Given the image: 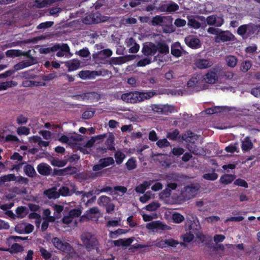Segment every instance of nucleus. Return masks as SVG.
Here are the masks:
<instances>
[{"label": "nucleus", "mask_w": 260, "mask_h": 260, "mask_svg": "<svg viewBox=\"0 0 260 260\" xmlns=\"http://www.w3.org/2000/svg\"><path fill=\"white\" fill-rule=\"evenodd\" d=\"M81 240L87 251L90 252L93 249L99 250V242L96 237L89 232L84 233L81 235Z\"/></svg>", "instance_id": "f257e3e1"}, {"label": "nucleus", "mask_w": 260, "mask_h": 260, "mask_svg": "<svg viewBox=\"0 0 260 260\" xmlns=\"http://www.w3.org/2000/svg\"><path fill=\"white\" fill-rule=\"evenodd\" d=\"M115 160L112 157L108 156L100 158L97 164L94 165L92 167V170L95 172L94 177H100L102 175V172H99L103 169L110 166H114Z\"/></svg>", "instance_id": "f03ea898"}, {"label": "nucleus", "mask_w": 260, "mask_h": 260, "mask_svg": "<svg viewBox=\"0 0 260 260\" xmlns=\"http://www.w3.org/2000/svg\"><path fill=\"white\" fill-rule=\"evenodd\" d=\"M54 246L57 249L67 254L73 253L74 249L68 242L60 240L57 237H54L51 240Z\"/></svg>", "instance_id": "7ed1b4c3"}, {"label": "nucleus", "mask_w": 260, "mask_h": 260, "mask_svg": "<svg viewBox=\"0 0 260 260\" xmlns=\"http://www.w3.org/2000/svg\"><path fill=\"white\" fill-rule=\"evenodd\" d=\"M172 20L171 16L156 15L152 17L149 24L154 26H161L169 27V25L172 23Z\"/></svg>", "instance_id": "20e7f679"}, {"label": "nucleus", "mask_w": 260, "mask_h": 260, "mask_svg": "<svg viewBox=\"0 0 260 260\" xmlns=\"http://www.w3.org/2000/svg\"><path fill=\"white\" fill-rule=\"evenodd\" d=\"M104 17H103L101 14L98 12L91 13L83 18L82 22L85 24H92L99 23L104 21Z\"/></svg>", "instance_id": "39448f33"}, {"label": "nucleus", "mask_w": 260, "mask_h": 260, "mask_svg": "<svg viewBox=\"0 0 260 260\" xmlns=\"http://www.w3.org/2000/svg\"><path fill=\"white\" fill-rule=\"evenodd\" d=\"M198 189L199 187L193 184L187 185L184 187L181 195L185 200H189L195 197Z\"/></svg>", "instance_id": "423d86ee"}, {"label": "nucleus", "mask_w": 260, "mask_h": 260, "mask_svg": "<svg viewBox=\"0 0 260 260\" xmlns=\"http://www.w3.org/2000/svg\"><path fill=\"white\" fill-rule=\"evenodd\" d=\"M139 91L129 92L121 94V99L127 103L135 104L140 103Z\"/></svg>", "instance_id": "0eeeda50"}, {"label": "nucleus", "mask_w": 260, "mask_h": 260, "mask_svg": "<svg viewBox=\"0 0 260 260\" xmlns=\"http://www.w3.org/2000/svg\"><path fill=\"white\" fill-rule=\"evenodd\" d=\"M217 69L212 68L203 76V80L206 83L213 84L218 80Z\"/></svg>", "instance_id": "6e6552de"}, {"label": "nucleus", "mask_w": 260, "mask_h": 260, "mask_svg": "<svg viewBox=\"0 0 260 260\" xmlns=\"http://www.w3.org/2000/svg\"><path fill=\"white\" fill-rule=\"evenodd\" d=\"M206 22L209 25L220 27L224 23L223 16L222 15L219 16L217 15H210L206 18Z\"/></svg>", "instance_id": "1a4fd4ad"}, {"label": "nucleus", "mask_w": 260, "mask_h": 260, "mask_svg": "<svg viewBox=\"0 0 260 260\" xmlns=\"http://www.w3.org/2000/svg\"><path fill=\"white\" fill-rule=\"evenodd\" d=\"M235 36L229 31H221L218 36H215V42L216 43L225 42L233 41Z\"/></svg>", "instance_id": "9d476101"}, {"label": "nucleus", "mask_w": 260, "mask_h": 260, "mask_svg": "<svg viewBox=\"0 0 260 260\" xmlns=\"http://www.w3.org/2000/svg\"><path fill=\"white\" fill-rule=\"evenodd\" d=\"M146 227L147 229L150 230H156L157 231L169 230L171 227L164 224L159 221H154L146 224Z\"/></svg>", "instance_id": "9b49d317"}, {"label": "nucleus", "mask_w": 260, "mask_h": 260, "mask_svg": "<svg viewBox=\"0 0 260 260\" xmlns=\"http://www.w3.org/2000/svg\"><path fill=\"white\" fill-rule=\"evenodd\" d=\"M184 41L187 46L192 49H198L201 47L200 40L196 36L190 35L185 38Z\"/></svg>", "instance_id": "f8f14e48"}, {"label": "nucleus", "mask_w": 260, "mask_h": 260, "mask_svg": "<svg viewBox=\"0 0 260 260\" xmlns=\"http://www.w3.org/2000/svg\"><path fill=\"white\" fill-rule=\"evenodd\" d=\"M179 242L177 240L172 238H169L165 240H161L155 244L156 247L160 248H166L167 246L176 247L178 245Z\"/></svg>", "instance_id": "ddd939ff"}, {"label": "nucleus", "mask_w": 260, "mask_h": 260, "mask_svg": "<svg viewBox=\"0 0 260 260\" xmlns=\"http://www.w3.org/2000/svg\"><path fill=\"white\" fill-rule=\"evenodd\" d=\"M28 57H29L31 59L30 61H22L21 62H18V63L16 64L14 66V70L13 71H17L18 70H22L24 68L28 67L31 66V65H33L35 63V58L30 55L29 53L27 55Z\"/></svg>", "instance_id": "4468645a"}, {"label": "nucleus", "mask_w": 260, "mask_h": 260, "mask_svg": "<svg viewBox=\"0 0 260 260\" xmlns=\"http://www.w3.org/2000/svg\"><path fill=\"white\" fill-rule=\"evenodd\" d=\"M158 48L156 45L150 43L148 45H145L142 48V52L145 55H154L157 51Z\"/></svg>", "instance_id": "2eb2a0df"}, {"label": "nucleus", "mask_w": 260, "mask_h": 260, "mask_svg": "<svg viewBox=\"0 0 260 260\" xmlns=\"http://www.w3.org/2000/svg\"><path fill=\"white\" fill-rule=\"evenodd\" d=\"M197 68L200 69H205L211 67L213 62L208 59H197L194 63Z\"/></svg>", "instance_id": "dca6fc26"}, {"label": "nucleus", "mask_w": 260, "mask_h": 260, "mask_svg": "<svg viewBox=\"0 0 260 260\" xmlns=\"http://www.w3.org/2000/svg\"><path fill=\"white\" fill-rule=\"evenodd\" d=\"M37 169L39 173L44 176L49 175L52 170L51 167L45 163H41L39 164Z\"/></svg>", "instance_id": "f3484780"}, {"label": "nucleus", "mask_w": 260, "mask_h": 260, "mask_svg": "<svg viewBox=\"0 0 260 260\" xmlns=\"http://www.w3.org/2000/svg\"><path fill=\"white\" fill-rule=\"evenodd\" d=\"M181 49L180 43L178 42H175L171 45V53L173 56L178 58L182 55V51Z\"/></svg>", "instance_id": "a211bd4d"}, {"label": "nucleus", "mask_w": 260, "mask_h": 260, "mask_svg": "<svg viewBox=\"0 0 260 260\" xmlns=\"http://www.w3.org/2000/svg\"><path fill=\"white\" fill-rule=\"evenodd\" d=\"M179 9V6L175 3L172 2L168 5H164L160 7L161 12H174Z\"/></svg>", "instance_id": "6ab92c4d"}, {"label": "nucleus", "mask_w": 260, "mask_h": 260, "mask_svg": "<svg viewBox=\"0 0 260 260\" xmlns=\"http://www.w3.org/2000/svg\"><path fill=\"white\" fill-rule=\"evenodd\" d=\"M241 146L244 152L249 151L253 148V145L249 137L247 136L243 139Z\"/></svg>", "instance_id": "aec40b11"}, {"label": "nucleus", "mask_w": 260, "mask_h": 260, "mask_svg": "<svg viewBox=\"0 0 260 260\" xmlns=\"http://www.w3.org/2000/svg\"><path fill=\"white\" fill-rule=\"evenodd\" d=\"M60 0H36L34 6L38 8H43L50 6L52 4L59 1Z\"/></svg>", "instance_id": "412c9836"}, {"label": "nucleus", "mask_w": 260, "mask_h": 260, "mask_svg": "<svg viewBox=\"0 0 260 260\" xmlns=\"http://www.w3.org/2000/svg\"><path fill=\"white\" fill-rule=\"evenodd\" d=\"M101 62L113 66L121 64L124 62V60L123 57H111L109 60L104 59V61Z\"/></svg>", "instance_id": "4be33fe9"}, {"label": "nucleus", "mask_w": 260, "mask_h": 260, "mask_svg": "<svg viewBox=\"0 0 260 260\" xmlns=\"http://www.w3.org/2000/svg\"><path fill=\"white\" fill-rule=\"evenodd\" d=\"M112 51L110 49H105L98 52L96 55L102 60L101 62H103L104 59H107V58L112 56Z\"/></svg>", "instance_id": "5701e85b"}, {"label": "nucleus", "mask_w": 260, "mask_h": 260, "mask_svg": "<svg viewBox=\"0 0 260 260\" xmlns=\"http://www.w3.org/2000/svg\"><path fill=\"white\" fill-rule=\"evenodd\" d=\"M81 135L76 134L75 136H71L70 137H68L66 135L61 136L59 139V141L62 143H70V140H73L74 141H78L81 140Z\"/></svg>", "instance_id": "b1692460"}, {"label": "nucleus", "mask_w": 260, "mask_h": 260, "mask_svg": "<svg viewBox=\"0 0 260 260\" xmlns=\"http://www.w3.org/2000/svg\"><path fill=\"white\" fill-rule=\"evenodd\" d=\"M236 178L234 175L224 174L222 175L219 179L220 182L224 185H228L231 183Z\"/></svg>", "instance_id": "393cba45"}, {"label": "nucleus", "mask_w": 260, "mask_h": 260, "mask_svg": "<svg viewBox=\"0 0 260 260\" xmlns=\"http://www.w3.org/2000/svg\"><path fill=\"white\" fill-rule=\"evenodd\" d=\"M44 194L49 199H56L59 197V193L56 191L55 187H52L45 190Z\"/></svg>", "instance_id": "a878e982"}, {"label": "nucleus", "mask_w": 260, "mask_h": 260, "mask_svg": "<svg viewBox=\"0 0 260 260\" xmlns=\"http://www.w3.org/2000/svg\"><path fill=\"white\" fill-rule=\"evenodd\" d=\"M28 53V52L23 53L21 50L16 49L8 50L6 52V55L7 57L12 58L20 56L21 55H27Z\"/></svg>", "instance_id": "bb28decb"}, {"label": "nucleus", "mask_w": 260, "mask_h": 260, "mask_svg": "<svg viewBox=\"0 0 260 260\" xmlns=\"http://www.w3.org/2000/svg\"><path fill=\"white\" fill-rule=\"evenodd\" d=\"M151 185V182L144 181L142 184L137 185L135 187V191L139 193H144L146 190Z\"/></svg>", "instance_id": "cd10ccee"}, {"label": "nucleus", "mask_w": 260, "mask_h": 260, "mask_svg": "<svg viewBox=\"0 0 260 260\" xmlns=\"http://www.w3.org/2000/svg\"><path fill=\"white\" fill-rule=\"evenodd\" d=\"M80 65L78 60L73 59L66 62V66L68 68L69 71H73L77 70Z\"/></svg>", "instance_id": "c85d7f7f"}, {"label": "nucleus", "mask_w": 260, "mask_h": 260, "mask_svg": "<svg viewBox=\"0 0 260 260\" xmlns=\"http://www.w3.org/2000/svg\"><path fill=\"white\" fill-rule=\"evenodd\" d=\"M93 75H98L97 71H81L79 74V77L83 79H86L87 78H91L92 77Z\"/></svg>", "instance_id": "c756f323"}, {"label": "nucleus", "mask_w": 260, "mask_h": 260, "mask_svg": "<svg viewBox=\"0 0 260 260\" xmlns=\"http://www.w3.org/2000/svg\"><path fill=\"white\" fill-rule=\"evenodd\" d=\"M23 171L25 175L29 177H34L36 175V172L34 167L29 164L24 166Z\"/></svg>", "instance_id": "7c9ffc66"}, {"label": "nucleus", "mask_w": 260, "mask_h": 260, "mask_svg": "<svg viewBox=\"0 0 260 260\" xmlns=\"http://www.w3.org/2000/svg\"><path fill=\"white\" fill-rule=\"evenodd\" d=\"M157 46V51L161 54H168L169 52V46L164 42H158L156 45Z\"/></svg>", "instance_id": "2f4dec72"}, {"label": "nucleus", "mask_w": 260, "mask_h": 260, "mask_svg": "<svg viewBox=\"0 0 260 260\" xmlns=\"http://www.w3.org/2000/svg\"><path fill=\"white\" fill-rule=\"evenodd\" d=\"M165 180L168 183L177 182L179 181V175L177 173H169L165 177Z\"/></svg>", "instance_id": "473e14b6"}, {"label": "nucleus", "mask_w": 260, "mask_h": 260, "mask_svg": "<svg viewBox=\"0 0 260 260\" xmlns=\"http://www.w3.org/2000/svg\"><path fill=\"white\" fill-rule=\"evenodd\" d=\"M105 144L107 147L108 150L111 151L115 150V148L114 147V137L113 135H110L106 140Z\"/></svg>", "instance_id": "72a5a7b5"}, {"label": "nucleus", "mask_w": 260, "mask_h": 260, "mask_svg": "<svg viewBox=\"0 0 260 260\" xmlns=\"http://www.w3.org/2000/svg\"><path fill=\"white\" fill-rule=\"evenodd\" d=\"M139 93L140 102L144 101L145 100L150 99L155 94V92L152 91L146 92L139 91Z\"/></svg>", "instance_id": "f704fd0d"}, {"label": "nucleus", "mask_w": 260, "mask_h": 260, "mask_svg": "<svg viewBox=\"0 0 260 260\" xmlns=\"http://www.w3.org/2000/svg\"><path fill=\"white\" fill-rule=\"evenodd\" d=\"M114 157L116 164L120 165L123 162V160L125 158V155L120 150H117L115 152Z\"/></svg>", "instance_id": "c9c22d12"}, {"label": "nucleus", "mask_w": 260, "mask_h": 260, "mask_svg": "<svg viewBox=\"0 0 260 260\" xmlns=\"http://www.w3.org/2000/svg\"><path fill=\"white\" fill-rule=\"evenodd\" d=\"M225 61L228 66L234 68L237 65V58L233 55H228L225 58Z\"/></svg>", "instance_id": "e433bc0d"}, {"label": "nucleus", "mask_w": 260, "mask_h": 260, "mask_svg": "<svg viewBox=\"0 0 260 260\" xmlns=\"http://www.w3.org/2000/svg\"><path fill=\"white\" fill-rule=\"evenodd\" d=\"M94 92H86L81 94H76L73 95V98L77 100H88L91 95L94 94Z\"/></svg>", "instance_id": "4c0bfd02"}, {"label": "nucleus", "mask_w": 260, "mask_h": 260, "mask_svg": "<svg viewBox=\"0 0 260 260\" xmlns=\"http://www.w3.org/2000/svg\"><path fill=\"white\" fill-rule=\"evenodd\" d=\"M70 50L69 45L67 44L63 43L61 48L56 53V56L59 57H63L64 53L69 52Z\"/></svg>", "instance_id": "58836bf2"}, {"label": "nucleus", "mask_w": 260, "mask_h": 260, "mask_svg": "<svg viewBox=\"0 0 260 260\" xmlns=\"http://www.w3.org/2000/svg\"><path fill=\"white\" fill-rule=\"evenodd\" d=\"M125 166L128 170H133L136 169L137 167V164L135 158L132 157L129 158L125 163Z\"/></svg>", "instance_id": "ea45409f"}, {"label": "nucleus", "mask_w": 260, "mask_h": 260, "mask_svg": "<svg viewBox=\"0 0 260 260\" xmlns=\"http://www.w3.org/2000/svg\"><path fill=\"white\" fill-rule=\"evenodd\" d=\"M188 25L194 29H199L201 25V23L194 18L188 17Z\"/></svg>", "instance_id": "a19ab883"}, {"label": "nucleus", "mask_w": 260, "mask_h": 260, "mask_svg": "<svg viewBox=\"0 0 260 260\" xmlns=\"http://www.w3.org/2000/svg\"><path fill=\"white\" fill-rule=\"evenodd\" d=\"M110 198L106 196H102L98 200L99 205L101 206H105L107 205L110 203Z\"/></svg>", "instance_id": "79ce46f5"}, {"label": "nucleus", "mask_w": 260, "mask_h": 260, "mask_svg": "<svg viewBox=\"0 0 260 260\" xmlns=\"http://www.w3.org/2000/svg\"><path fill=\"white\" fill-rule=\"evenodd\" d=\"M160 207L158 202H153L145 207V209L148 211H155Z\"/></svg>", "instance_id": "37998d69"}, {"label": "nucleus", "mask_w": 260, "mask_h": 260, "mask_svg": "<svg viewBox=\"0 0 260 260\" xmlns=\"http://www.w3.org/2000/svg\"><path fill=\"white\" fill-rule=\"evenodd\" d=\"M172 219L174 222L180 223L184 220V217L180 213L178 212H174L172 215Z\"/></svg>", "instance_id": "c03bdc74"}, {"label": "nucleus", "mask_w": 260, "mask_h": 260, "mask_svg": "<svg viewBox=\"0 0 260 260\" xmlns=\"http://www.w3.org/2000/svg\"><path fill=\"white\" fill-rule=\"evenodd\" d=\"M59 193V196L61 195L63 197L70 196L72 194L71 191L70 190L69 188L67 186H61L58 192Z\"/></svg>", "instance_id": "a18cd8bd"}, {"label": "nucleus", "mask_w": 260, "mask_h": 260, "mask_svg": "<svg viewBox=\"0 0 260 260\" xmlns=\"http://www.w3.org/2000/svg\"><path fill=\"white\" fill-rule=\"evenodd\" d=\"M17 177L14 174H10L7 175H4L1 177V180L3 182L11 181H16Z\"/></svg>", "instance_id": "49530a36"}, {"label": "nucleus", "mask_w": 260, "mask_h": 260, "mask_svg": "<svg viewBox=\"0 0 260 260\" xmlns=\"http://www.w3.org/2000/svg\"><path fill=\"white\" fill-rule=\"evenodd\" d=\"M23 247L16 243L12 244L10 248V252L11 253H17L19 252H22L23 251Z\"/></svg>", "instance_id": "de8ad7c7"}, {"label": "nucleus", "mask_w": 260, "mask_h": 260, "mask_svg": "<svg viewBox=\"0 0 260 260\" xmlns=\"http://www.w3.org/2000/svg\"><path fill=\"white\" fill-rule=\"evenodd\" d=\"M39 251L41 256L46 260L49 259L52 256V254L42 247H39Z\"/></svg>", "instance_id": "09e8293b"}, {"label": "nucleus", "mask_w": 260, "mask_h": 260, "mask_svg": "<svg viewBox=\"0 0 260 260\" xmlns=\"http://www.w3.org/2000/svg\"><path fill=\"white\" fill-rule=\"evenodd\" d=\"M179 134V131L177 129H174L173 132L167 133V137L170 140L175 141L177 139Z\"/></svg>", "instance_id": "8fccbe9b"}, {"label": "nucleus", "mask_w": 260, "mask_h": 260, "mask_svg": "<svg viewBox=\"0 0 260 260\" xmlns=\"http://www.w3.org/2000/svg\"><path fill=\"white\" fill-rule=\"evenodd\" d=\"M67 164V160H59L53 159L51 161V165L53 166L58 167H63L66 165Z\"/></svg>", "instance_id": "3c124183"}, {"label": "nucleus", "mask_w": 260, "mask_h": 260, "mask_svg": "<svg viewBox=\"0 0 260 260\" xmlns=\"http://www.w3.org/2000/svg\"><path fill=\"white\" fill-rule=\"evenodd\" d=\"M15 85V82L13 81L1 82L0 83V91L6 90L8 88Z\"/></svg>", "instance_id": "603ef678"}, {"label": "nucleus", "mask_w": 260, "mask_h": 260, "mask_svg": "<svg viewBox=\"0 0 260 260\" xmlns=\"http://www.w3.org/2000/svg\"><path fill=\"white\" fill-rule=\"evenodd\" d=\"M17 133L19 136L28 135L30 133V129L26 126H20L17 129Z\"/></svg>", "instance_id": "864d4df0"}, {"label": "nucleus", "mask_w": 260, "mask_h": 260, "mask_svg": "<svg viewBox=\"0 0 260 260\" xmlns=\"http://www.w3.org/2000/svg\"><path fill=\"white\" fill-rule=\"evenodd\" d=\"M218 174L216 173H206L203 175V177L205 180L214 181L218 178Z\"/></svg>", "instance_id": "5fc2aeb1"}, {"label": "nucleus", "mask_w": 260, "mask_h": 260, "mask_svg": "<svg viewBox=\"0 0 260 260\" xmlns=\"http://www.w3.org/2000/svg\"><path fill=\"white\" fill-rule=\"evenodd\" d=\"M81 210L79 208H75L71 210L69 214L73 218L78 217L81 215Z\"/></svg>", "instance_id": "6e6d98bb"}, {"label": "nucleus", "mask_w": 260, "mask_h": 260, "mask_svg": "<svg viewBox=\"0 0 260 260\" xmlns=\"http://www.w3.org/2000/svg\"><path fill=\"white\" fill-rule=\"evenodd\" d=\"M251 63L250 61L246 60L244 62H242L240 69L243 72H247L251 68Z\"/></svg>", "instance_id": "4d7b16f0"}, {"label": "nucleus", "mask_w": 260, "mask_h": 260, "mask_svg": "<svg viewBox=\"0 0 260 260\" xmlns=\"http://www.w3.org/2000/svg\"><path fill=\"white\" fill-rule=\"evenodd\" d=\"M56 77H57L56 73L54 72L43 76L42 79L44 81H48L54 79Z\"/></svg>", "instance_id": "13d9d810"}, {"label": "nucleus", "mask_w": 260, "mask_h": 260, "mask_svg": "<svg viewBox=\"0 0 260 260\" xmlns=\"http://www.w3.org/2000/svg\"><path fill=\"white\" fill-rule=\"evenodd\" d=\"M53 23H54L53 21H46L45 22H42L38 25L37 28L38 29L49 28L53 25Z\"/></svg>", "instance_id": "bf43d9fd"}, {"label": "nucleus", "mask_w": 260, "mask_h": 260, "mask_svg": "<svg viewBox=\"0 0 260 260\" xmlns=\"http://www.w3.org/2000/svg\"><path fill=\"white\" fill-rule=\"evenodd\" d=\"M151 62V59L145 58L140 59L137 62V67H145Z\"/></svg>", "instance_id": "052dcab7"}, {"label": "nucleus", "mask_w": 260, "mask_h": 260, "mask_svg": "<svg viewBox=\"0 0 260 260\" xmlns=\"http://www.w3.org/2000/svg\"><path fill=\"white\" fill-rule=\"evenodd\" d=\"M171 192L172 191L170 190V189L166 187V188L165 189L162 190L160 193V198L161 199L168 198L170 197Z\"/></svg>", "instance_id": "680f3d73"}, {"label": "nucleus", "mask_w": 260, "mask_h": 260, "mask_svg": "<svg viewBox=\"0 0 260 260\" xmlns=\"http://www.w3.org/2000/svg\"><path fill=\"white\" fill-rule=\"evenodd\" d=\"M156 145L159 148H164L169 146L170 144L167 139H160L157 141Z\"/></svg>", "instance_id": "e2e57ef3"}, {"label": "nucleus", "mask_w": 260, "mask_h": 260, "mask_svg": "<svg viewBox=\"0 0 260 260\" xmlns=\"http://www.w3.org/2000/svg\"><path fill=\"white\" fill-rule=\"evenodd\" d=\"M234 184L235 185L243 187L245 188H247L248 186L247 182L245 180L240 178L236 179L234 181Z\"/></svg>", "instance_id": "0e129e2a"}, {"label": "nucleus", "mask_w": 260, "mask_h": 260, "mask_svg": "<svg viewBox=\"0 0 260 260\" xmlns=\"http://www.w3.org/2000/svg\"><path fill=\"white\" fill-rule=\"evenodd\" d=\"M5 141L6 142H19V139L15 135H8L5 137Z\"/></svg>", "instance_id": "69168bd1"}, {"label": "nucleus", "mask_w": 260, "mask_h": 260, "mask_svg": "<svg viewBox=\"0 0 260 260\" xmlns=\"http://www.w3.org/2000/svg\"><path fill=\"white\" fill-rule=\"evenodd\" d=\"M247 30V25L244 24L240 26L237 29V33L240 36L244 35Z\"/></svg>", "instance_id": "338daca9"}, {"label": "nucleus", "mask_w": 260, "mask_h": 260, "mask_svg": "<svg viewBox=\"0 0 260 260\" xmlns=\"http://www.w3.org/2000/svg\"><path fill=\"white\" fill-rule=\"evenodd\" d=\"M198 81L196 78L192 77L189 80L187 83V86L188 87L193 88L196 87L198 85Z\"/></svg>", "instance_id": "774afa93"}]
</instances>
